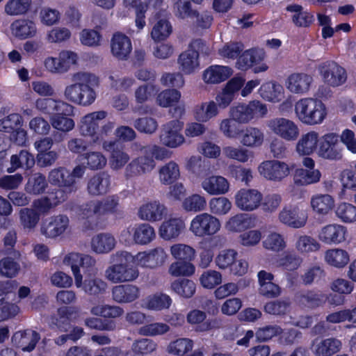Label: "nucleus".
Listing matches in <instances>:
<instances>
[{
	"label": "nucleus",
	"instance_id": "f257e3e1",
	"mask_svg": "<svg viewBox=\"0 0 356 356\" xmlns=\"http://www.w3.org/2000/svg\"><path fill=\"white\" fill-rule=\"evenodd\" d=\"M132 259V255L127 251H118L113 254L111 256V261L114 264L105 270V277L115 284L136 280L138 277V270L127 264Z\"/></svg>",
	"mask_w": 356,
	"mask_h": 356
},
{
	"label": "nucleus",
	"instance_id": "f03ea898",
	"mask_svg": "<svg viewBox=\"0 0 356 356\" xmlns=\"http://www.w3.org/2000/svg\"><path fill=\"white\" fill-rule=\"evenodd\" d=\"M295 113L298 120L307 125L321 124L327 115L324 104L313 98H304L296 102Z\"/></svg>",
	"mask_w": 356,
	"mask_h": 356
},
{
	"label": "nucleus",
	"instance_id": "7ed1b4c3",
	"mask_svg": "<svg viewBox=\"0 0 356 356\" xmlns=\"http://www.w3.org/2000/svg\"><path fill=\"white\" fill-rule=\"evenodd\" d=\"M48 179L51 185L58 187L52 192V198L56 203L65 202L72 193L78 190L76 180L72 179L70 171L65 168L59 167L51 170Z\"/></svg>",
	"mask_w": 356,
	"mask_h": 356
},
{
	"label": "nucleus",
	"instance_id": "20e7f679",
	"mask_svg": "<svg viewBox=\"0 0 356 356\" xmlns=\"http://www.w3.org/2000/svg\"><path fill=\"white\" fill-rule=\"evenodd\" d=\"M209 54V49L202 39L193 40L188 48L178 57L179 70L186 74L193 73L199 67L200 54Z\"/></svg>",
	"mask_w": 356,
	"mask_h": 356
},
{
	"label": "nucleus",
	"instance_id": "39448f33",
	"mask_svg": "<svg viewBox=\"0 0 356 356\" xmlns=\"http://www.w3.org/2000/svg\"><path fill=\"white\" fill-rule=\"evenodd\" d=\"M268 112L266 104L259 101L254 100L248 104H241L232 107L229 111L230 117L238 123L246 124L254 118H263Z\"/></svg>",
	"mask_w": 356,
	"mask_h": 356
},
{
	"label": "nucleus",
	"instance_id": "423d86ee",
	"mask_svg": "<svg viewBox=\"0 0 356 356\" xmlns=\"http://www.w3.org/2000/svg\"><path fill=\"white\" fill-rule=\"evenodd\" d=\"M72 81L81 82V90L79 97V105L89 106L92 104L96 98V92L93 87L99 85V79L95 74L86 72L74 73Z\"/></svg>",
	"mask_w": 356,
	"mask_h": 356
},
{
	"label": "nucleus",
	"instance_id": "0eeeda50",
	"mask_svg": "<svg viewBox=\"0 0 356 356\" xmlns=\"http://www.w3.org/2000/svg\"><path fill=\"white\" fill-rule=\"evenodd\" d=\"M343 149L339 135L333 132L328 133L321 138L318 155L325 159L338 161L343 157Z\"/></svg>",
	"mask_w": 356,
	"mask_h": 356
},
{
	"label": "nucleus",
	"instance_id": "6e6552de",
	"mask_svg": "<svg viewBox=\"0 0 356 356\" xmlns=\"http://www.w3.org/2000/svg\"><path fill=\"white\" fill-rule=\"evenodd\" d=\"M139 218L143 220L156 222L164 220L166 222H182L183 220L170 216L167 219L168 211L166 207L157 201L142 205L138 211Z\"/></svg>",
	"mask_w": 356,
	"mask_h": 356
},
{
	"label": "nucleus",
	"instance_id": "1a4fd4ad",
	"mask_svg": "<svg viewBox=\"0 0 356 356\" xmlns=\"http://www.w3.org/2000/svg\"><path fill=\"white\" fill-rule=\"evenodd\" d=\"M267 127L273 133L287 141L296 140L299 135L298 125L287 118H273L267 122Z\"/></svg>",
	"mask_w": 356,
	"mask_h": 356
},
{
	"label": "nucleus",
	"instance_id": "9d476101",
	"mask_svg": "<svg viewBox=\"0 0 356 356\" xmlns=\"http://www.w3.org/2000/svg\"><path fill=\"white\" fill-rule=\"evenodd\" d=\"M107 113L104 111H99L88 113L81 120L79 127L80 134L84 136L92 138L93 143H99L102 138L97 131L99 130V122L104 119Z\"/></svg>",
	"mask_w": 356,
	"mask_h": 356
},
{
	"label": "nucleus",
	"instance_id": "9b49d317",
	"mask_svg": "<svg viewBox=\"0 0 356 356\" xmlns=\"http://www.w3.org/2000/svg\"><path fill=\"white\" fill-rule=\"evenodd\" d=\"M321 75L324 82L331 86L337 87L346 81L345 70L334 61H326L319 65Z\"/></svg>",
	"mask_w": 356,
	"mask_h": 356
},
{
	"label": "nucleus",
	"instance_id": "f8f14e48",
	"mask_svg": "<svg viewBox=\"0 0 356 356\" xmlns=\"http://www.w3.org/2000/svg\"><path fill=\"white\" fill-rule=\"evenodd\" d=\"M183 124L178 120L165 124L161 131L160 141L167 147L175 148L184 142V136L179 133Z\"/></svg>",
	"mask_w": 356,
	"mask_h": 356
},
{
	"label": "nucleus",
	"instance_id": "ddd939ff",
	"mask_svg": "<svg viewBox=\"0 0 356 356\" xmlns=\"http://www.w3.org/2000/svg\"><path fill=\"white\" fill-rule=\"evenodd\" d=\"M155 167L151 155H141L133 159L125 168L124 177L129 179L150 172Z\"/></svg>",
	"mask_w": 356,
	"mask_h": 356
},
{
	"label": "nucleus",
	"instance_id": "4468645a",
	"mask_svg": "<svg viewBox=\"0 0 356 356\" xmlns=\"http://www.w3.org/2000/svg\"><path fill=\"white\" fill-rule=\"evenodd\" d=\"M259 170L265 178L273 181H281L290 172L286 163L276 160L263 162L259 165Z\"/></svg>",
	"mask_w": 356,
	"mask_h": 356
},
{
	"label": "nucleus",
	"instance_id": "2eb2a0df",
	"mask_svg": "<svg viewBox=\"0 0 356 356\" xmlns=\"http://www.w3.org/2000/svg\"><path fill=\"white\" fill-rule=\"evenodd\" d=\"M327 299L326 294L315 290H306L296 295V300L300 306L311 309L323 307Z\"/></svg>",
	"mask_w": 356,
	"mask_h": 356
},
{
	"label": "nucleus",
	"instance_id": "dca6fc26",
	"mask_svg": "<svg viewBox=\"0 0 356 356\" xmlns=\"http://www.w3.org/2000/svg\"><path fill=\"white\" fill-rule=\"evenodd\" d=\"M236 204L245 211L257 209L262 200V195L255 189H241L235 196Z\"/></svg>",
	"mask_w": 356,
	"mask_h": 356
},
{
	"label": "nucleus",
	"instance_id": "f3484780",
	"mask_svg": "<svg viewBox=\"0 0 356 356\" xmlns=\"http://www.w3.org/2000/svg\"><path fill=\"white\" fill-rule=\"evenodd\" d=\"M167 254L162 248H156L149 252H138L136 259L139 265L143 267L154 268L162 266Z\"/></svg>",
	"mask_w": 356,
	"mask_h": 356
},
{
	"label": "nucleus",
	"instance_id": "a211bd4d",
	"mask_svg": "<svg viewBox=\"0 0 356 356\" xmlns=\"http://www.w3.org/2000/svg\"><path fill=\"white\" fill-rule=\"evenodd\" d=\"M111 53L119 60H127L131 51V42L126 35L117 32L111 40Z\"/></svg>",
	"mask_w": 356,
	"mask_h": 356
},
{
	"label": "nucleus",
	"instance_id": "6ab92c4d",
	"mask_svg": "<svg viewBox=\"0 0 356 356\" xmlns=\"http://www.w3.org/2000/svg\"><path fill=\"white\" fill-rule=\"evenodd\" d=\"M111 185V176L106 172L95 174L88 181L87 191L92 196H99L108 193Z\"/></svg>",
	"mask_w": 356,
	"mask_h": 356
},
{
	"label": "nucleus",
	"instance_id": "aec40b11",
	"mask_svg": "<svg viewBox=\"0 0 356 356\" xmlns=\"http://www.w3.org/2000/svg\"><path fill=\"white\" fill-rule=\"evenodd\" d=\"M346 227L339 224H328L318 234L319 239L327 244H338L346 240Z\"/></svg>",
	"mask_w": 356,
	"mask_h": 356
},
{
	"label": "nucleus",
	"instance_id": "412c9836",
	"mask_svg": "<svg viewBox=\"0 0 356 356\" xmlns=\"http://www.w3.org/2000/svg\"><path fill=\"white\" fill-rule=\"evenodd\" d=\"M112 298L118 303H129L140 297V289L134 284H120L113 287Z\"/></svg>",
	"mask_w": 356,
	"mask_h": 356
},
{
	"label": "nucleus",
	"instance_id": "4be33fe9",
	"mask_svg": "<svg viewBox=\"0 0 356 356\" xmlns=\"http://www.w3.org/2000/svg\"><path fill=\"white\" fill-rule=\"evenodd\" d=\"M75 309L69 307H62L57 309L56 314L51 316L50 327H56L61 332H68L72 329L71 317L75 313Z\"/></svg>",
	"mask_w": 356,
	"mask_h": 356
},
{
	"label": "nucleus",
	"instance_id": "5701e85b",
	"mask_svg": "<svg viewBox=\"0 0 356 356\" xmlns=\"http://www.w3.org/2000/svg\"><path fill=\"white\" fill-rule=\"evenodd\" d=\"M341 347L342 343L339 339L330 337L321 341L314 340L312 351L315 356H332L339 352Z\"/></svg>",
	"mask_w": 356,
	"mask_h": 356
},
{
	"label": "nucleus",
	"instance_id": "b1692460",
	"mask_svg": "<svg viewBox=\"0 0 356 356\" xmlns=\"http://www.w3.org/2000/svg\"><path fill=\"white\" fill-rule=\"evenodd\" d=\"M40 339V334L31 330L18 331L12 337L13 342L24 352H31Z\"/></svg>",
	"mask_w": 356,
	"mask_h": 356
},
{
	"label": "nucleus",
	"instance_id": "393cba45",
	"mask_svg": "<svg viewBox=\"0 0 356 356\" xmlns=\"http://www.w3.org/2000/svg\"><path fill=\"white\" fill-rule=\"evenodd\" d=\"M118 200L113 197L107 198L104 202L97 201V202H90L82 206V209L86 213L84 215L89 217L92 215L101 216L107 212H112L118 206Z\"/></svg>",
	"mask_w": 356,
	"mask_h": 356
},
{
	"label": "nucleus",
	"instance_id": "a878e982",
	"mask_svg": "<svg viewBox=\"0 0 356 356\" xmlns=\"http://www.w3.org/2000/svg\"><path fill=\"white\" fill-rule=\"evenodd\" d=\"M12 34L21 40L33 38L36 35L35 24L29 19L15 20L10 25Z\"/></svg>",
	"mask_w": 356,
	"mask_h": 356
},
{
	"label": "nucleus",
	"instance_id": "bb28decb",
	"mask_svg": "<svg viewBox=\"0 0 356 356\" xmlns=\"http://www.w3.org/2000/svg\"><path fill=\"white\" fill-rule=\"evenodd\" d=\"M286 10L291 13L293 23L298 27H308L314 22V15L305 10L302 6L290 4Z\"/></svg>",
	"mask_w": 356,
	"mask_h": 356
},
{
	"label": "nucleus",
	"instance_id": "cd10ccee",
	"mask_svg": "<svg viewBox=\"0 0 356 356\" xmlns=\"http://www.w3.org/2000/svg\"><path fill=\"white\" fill-rule=\"evenodd\" d=\"M165 10H160L155 13L154 17L157 22L153 26L151 35L155 41H160L167 38L172 33V26L169 22L165 18Z\"/></svg>",
	"mask_w": 356,
	"mask_h": 356
},
{
	"label": "nucleus",
	"instance_id": "c85d7f7f",
	"mask_svg": "<svg viewBox=\"0 0 356 356\" xmlns=\"http://www.w3.org/2000/svg\"><path fill=\"white\" fill-rule=\"evenodd\" d=\"M265 53L262 49H250L245 50L238 58L236 66L239 70H245L264 59Z\"/></svg>",
	"mask_w": 356,
	"mask_h": 356
},
{
	"label": "nucleus",
	"instance_id": "c756f323",
	"mask_svg": "<svg viewBox=\"0 0 356 356\" xmlns=\"http://www.w3.org/2000/svg\"><path fill=\"white\" fill-rule=\"evenodd\" d=\"M76 287L81 288L88 296L97 298L106 293L108 284L101 278L90 277L81 280V285Z\"/></svg>",
	"mask_w": 356,
	"mask_h": 356
},
{
	"label": "nucleus",
	"instance_id": "7c9ffc66",
	"mask_svg": "<svg viewBox=\"0 0 356 356\" xmlns=\"http://www.w3.org/2000/svg\"><path fill=\"white\" fill-rule=\"evenodd\" d=\"M312 77L298 73L291 74L287 80V88L293 93H304L309 90Z\"/></svg>",
	"mask_w": 356,
	"mask_h": 356
},
{
	"label": "nucleus",
	"instance_id": "2f4dec72",
	"mask_svg": "<svg viewBox=\"0 0 356 356\" xmlns=\"http://www.w3.org/2000/svg\"><path fill=\"white\" fill-rule=\"evenodd\" d=\"M202 186L211 195L224 194L229 189L227 179L221 176H212L205 179L202 183Z\"/></svg>",
	"mask_w": 356,
	"mask_h": 356
},
{
	"label": "nucleus",
	"instance_id": "473e14b6",
	"mask_svg": "<svg viewBox=\"0 0 356 356\" xmlns=\"http://www.w3.org/2000/svg\"><path fill=\"white\" fill-rule=\"evenodd\" d=\"M232 74V70L229 67L214 65L206 70L203 74L205 82L218 83L226 80Z\"/></svg>",
	"mask_w": 356,
	"mask_h": 356
},
{
	"label": "nucleus",
	"instance_id": "72a5a7b5",
	"mask_svg": "<svg viewBox=\"0 0 356 356\" xmlns=\"http://www.w3.org/2000/svg\"><path fill=\"white\" fill-rule=\"evenodd\" d=\"M92 248L97 253H107L115 245V238L108 233H102L92 238Z\"/></svg>",
	"mask_w": 356,
	"mask_h": 356
},
{
	"label": "nucleus",
	"instance_id": "f704fd0d",
	"mask_svg": "<svg viewBox=\"0 0 356 356\" xmlns=\"http://www.w3.org/2000/svg\"><path fill=\"white\" fill-rule=\"evenodd\" d=\"M107 150H111L110 159L111 167L113 170H120L129 161V156L122 149L115 147V143H109L108 145H104Z\"/></svg>",
	"mask_w": 356,
	"mask_h": 356
},
{
	"label": "nucleus",
	"instance_id": "c9c22d12",
	"mask_svg": "<svg viewBox=\"0 0 356 356\" xmlns=\"http://www.w3.org/2000/svg\"><path fill=\"white\" fill-rule=\"evenodd\" d=\"M321 174L318 170L296 169L293 175L294 184L298 186H307L320 181Z\"/></svg>",
	"mask_w": 356,
	"mask_h": 356
},
{
	"label": "nucleus",
	"instance_id": "e433bc0d",
	"mask_svg": "<svg viewBox=\"0 0 356 356\" xmlns=\"http://www.w3.org/2000/svg\"><path fill=\"white\" fill-rule=\"evenodd\" d=\"M241 143L246 147H259L264 141L263 132L257 127H248L242 132Z\"/></svg>",
	"mask_w": 356,
	"mask_h": 356
},
{
	"label": "nucleus",
	"instance_id": "4c0bfd02",
	"mask_svg": "<svg viewBox=\"0 0 356 356\" xmlns=\"http://www.w3.org/2000/svg\"><path fill=\"white\" fill-rule=\"evenodd\" d=\"M318 134L316 131H310L302 136L299 140L296 149L299 154L309 155L316 148Z\"/></svg>",
	"mask_w": 356,
	"mask_h": 356
},
{
	"label": "nucleus",
	"instance_id": "58836bf2",
	"mask_svg": "<svg viewBox=\"0 0 356 356\" xmlns=\"http://www.w3.org/2000/svg\"><path fill=\"white\" fill-rule=\"evenodd\" d=\"M325 260L330 266L336 268H343L349 261L348 252L342 249H330L325 253Z\"/></svg>",
	"mask_w": 356,
	"mask_h": 356
},
{
	"label": "nucleus",
	"instance_id": "ea45409f",
	"mask_svg": "<svg viewBox=\"0 0 356 356\" xmlns=\"http://www.w3.org/2000/svg\"><path fill=\"white\" fill-rule=\"evenodd\" d=\"M291 302L289 300L279 299L268 302L264 305V312L268 314L284 317L290 311Z\"/></svg>",
	"mask_w": 356,
	"mask_h": 356
},
{
	"label": "nucleus",
	"instance_id": "a19ab883",
	"mask_svg": "<svg viewBox=\"0 0 356 356\" xmlns=\"http://www.w3.org/2000/svg\"><path fill=\"white\" fill-rule=\"evenodd\" d=\"M154 228L149 224H140L134 229L133 238L136 243L146 245L155 238Z\"/></svg>",
	"mask_w": 356,
	"mask_h": 356
},
{
	"label": "nucleus",
	"instance_id": "79ce46f5",
	"mask_svg": "<svg viewBox=\"0 0 356 356\" xmlns=\"http://www.w3.org/2000/svg\"><path fill=\"white\" fill-rule=\"evenodd\" d=\"M32 0H8L5 6V13L10 16L25 15L30 9Z\"/></svg>",
	"mask_w": 356,
	"mask_h": 356
},
{
	"label": "nucleus",
	"instance_id": "37998d69",
	"mask_svg": "<svg viewBox=\"0 0 356 356\" xmlns=\"http://www.w3.org/2000/svg\"><path fill=\"white\" fill-rule=\"evenodd\" d=\"M311 204L314 211L319 214L324 215L333 208L334 201L330 195H319L312 198Z\"/></svg>",
	"mask_w": 356,
	"mask_h": 356
},
{
	"label": "nucleus",
	"instance_id": "c03bdc74",
	"mask_svg": "<svg viewBox=\"0 0 356 356\" xmlns=\"http://www.w3.org/2000/svg\"><path fill=\"white\" fill-rule=\"evenodd\" d=\"M171 289L180 296L188 298L195 293L196 286L192 280L184 278L173 282Z\"/></svg>",
	"mask_w": 356,
	"mask_h": 356
},
{
	"label": "nucleus",
	"instance_id": "a18cd8bd",
	"mask_svg": "<svg viewBox=\"0 0 356 356\" xmlns=\"http://www.w3.org/2000/svg\"><path fill=\"white\" fill-rule=\"evenodd\" d=\"M180 176L179 165L170 161L159 170V179L163 184H170Z\"/></svg>",
	"mask_w": 356,
	"mask_h": 356
},
{
	"label": "nucleus",
	"instance_id": "49530a36",
	"mask_svg": "<svg viewBox=\"0 0 356 356\" xmlns=\"http://www.w3.org/2000/svg\"><path fill=\"white\" fill-rule=\"evenodd\" d=\"M321 247V245L315 238L307 235L299 236L296 243V248L301 254L316 252Z\"/></svg>",
	"mask_w": 356,
	"mask_h": 356
},
{
	"label": "nucleus",
	"instance_id": "de8ad7c7",
	"mask_svg": "<svg viewBox=\"0 0 356 356\" xmlns=\"http://www.w3.org/2000/svg\"><path fill=\"white\" fill-rule=\"evenodd\" d=\"M218 106L214 101L202 104L196 110L195 118L200 122H207L218 114Z\"/></svg>",
	"mask_w": 356,
	"mask_h": 356
},
{
	"label": "nucleus",
	"instance_id": "09e8293b",
	"mask_svg": "<svg viewBox=\"0 0 356 356\" xmlns=\"http://www.w3.org/2000/svg\"><path fill=\"white\" fill-rule=\"evenodd\" d=\"M225 157L236 160L241 163L247 162L252 156V152L242 147L226 146L222 149Z\"/></svg>",
	"mask_w": 356,
	"mask_h": 356
},
{
	"label": "nucleus",
	"instance_id": "8fccbe9b",
	"mask_svg": "<svg viewBox=\"0 0 356 356\" xmlns=\"http://www.w3.org/2000/svg\"><path fill=\"white\" fill-rule=\"evenodd\" d=\"M170 252L176 259L181 261H192L195 257V250L190 245L177 243L171 246Z\"/></svg>",
	"mask_w": 356,
	"mask_h": 356
},
{
	"label": "nucleus",
	"instance_id": "3c124183",
	"mask_svg": "<svg viewBox=\"0 0 356 356\" xmlns=\"http://www.w3.org/2000/svg\"><path fill=\"white\" fill-rule=\"evenodd\" d=\"M81 254L71 252L65 255L63 261L64 264L70 265L71 266L72 270L74 276L76 286L81 285V280L83 278L79 270L81 260Z\"/></svg>",
	"mask_w": 356,
	"mask_h": 356
},
{
	"label": "nucleus",
	"instance_id": "603ef678",
	"mask_svg": "<svg viewBox=\"0 0 356 356\" xmlns=\"http://www.w3.org/2000/svg\"><path fill=\"white\" fill-rule=\"evenodd\" d=\"M195 272V266L187 261H178L172 263L168 273L174 277L190 276Z\"/></svg>",
	"mask_w": 356,
	"mask_h": 356
},
{
	"label": "nucleus",
	"instance_id": "864d4df0",
	"mask_svg": "<svg viewBox=\"0 0 356 356\" xmlns=\"http://www.w3.org/2000/svg\"><path fill=\"white\" fill-rule=\"evenodd\" d=\"M172 303V300L168 295L165 293H156L148 299L147 307L149 309L160 311L168 309Z\"/></svg>",
	"mask_w": 356,
	"mask_h": 356
},
{
	"label": "nucleus",
	"instance_id": "5fc2aeb1",
	"mask_svg": "<svg viewBox=\"0 0 356 356\" xmlns=\"http://www.w3.org/2000/svg\"><path fill=\"white\" fill-rule=\"evenodd\" d=\"M156 344L148 339H143L134 342L132 345V350L127 354V356H141V354L149 353L155 350Z\"/></svg>",
	"mask_w": 356,
	"mask_h": 356
},
{
	"label": "nucleus",
	"instance_id": "6e6d98bb",
	"mask_svg": "<svg viewBox=\"0 0 356 356\" xmlns=\"http://www.w3.org/2000/svg\"><path fill=\"white\" fill-rule=\"evenodd\" d=\"M282 90V86L275 83H265L260 88L261 97L270 102L279 101Z\"/></svg>",
	"mask_w": 356,
	"mask_h": 356
},
{
	"label": "nucleus",
	"instance_id": "4d7b16f0",
	"mask_svg": "<svg viewBox=\"0 0 356 356\" xmlns=\"http://www.w3.org/2000/svg\"><path fill=\"white\" fill-rule=\"evenodd\" d=\"M133 126L140 133L152 134L157 129L158 123L154 118L145 116L136 119Z\"/></svg>",
	"mask_w": 356,
	"mask_h": 356
},
{
	"label": "nucleus",
	"instance_id": "13d9d810",
	"mask_svg": "<svg viewBox=\"0 0 356 356\" xmlns=\"http://www.w3.org/2000/svg\"><path fill=\"white\" fill-rule=\"evenodd\" d=\"M86 167L92 170H101L106 165V157L99 152H90L83 154Z\"/></svg>",
	"mask_w": 356,
	"mask_h": 356
},
{
	"label": "nucleus",
	"instance_id": "bf43d9fd",
	"mask_svg": "<svg viewBox=\"0 0 356 356\" xmlns=\"http://www.w3.org/2000/svg\"><path fill=\"white\" fill-rule=\"evenodd\" d=\"M181 97L179 91L175 89H167L160 92L156 97L157 104L162 107L172 106Z\"/></svg>",
	"mask_w": 356,
	"mask_h": 356
},
{
	"label": "nucleus",
	"instance_id": "052dcab7",
	"mask_svg": "<svg viewBox=\"0 0 356 356\" xmlns=\"http://www.w3.org/2000/svg\"><path fill=\"white\" fill-rule=\"evenodd\" d=\"M244 45L241 42L231 41L225 43L223 47L218 50V54L223 58L235 59L243 51Z\"/></svg>",
	"mask_w": 356,
	"mask_h": 356
},
{
	"label": "nucleus",
	"instance_id": "680f3d73",
	"mask_svg": "<svg viewBox=\"0 0 356 356\" xmlns=\"http://www.w3.org/2000/svg\"><path fill=\"white\" fill-rule=\"evenodd\" d=\"M238 253L233 249L221 250L215 259V263L220 269H226L233 264Z\"/></svg>",
	"mask_w": 356,
	"mask_h": 356
},
{
	"label": "nucleus",
	"instance_id": "e2e57ef3",
	"mask_svg": "<svg viewBox=\"0 0 356 356\" xmlns=\"http://www.w3.org/2000/svg\"><path fill=\"white\" fill-rule=\"evenodd\" d=\"M47 186V182L44 175L38 173L31 176L27 184L29 192L35 195L44 193Z\"/></svg>",
	"mask_w": 356,
	"mask_h": 356
},
{
	"label": "nucleus",
	"instance_id": "0e129e2a",
	"mask_svg": "<svg viewBox=\"0 0 356 356\" xmlns=\"http://www.w3.org/2000/svg\"><path fill=\"white\" fill-rule=\"evenodd\" d=\"M51 126L56 130L62 132H69L74 128V121L64 115H51L50 117Z\"/></svg>",
	"mask_w": 356,
	"mask_h": 356
},
{
	"label": "nucleus",
	"instance_id": "69168bd1",
	"mask_svg": "<svg viewBox=\"0 0 356 356\" xmlns=\"http://www.w3.org/2000/svg\"><path fill=\"white\" fill-rule=\"evenodd\" d=\"M336 215L344 222L356 221V207L348 203H341L336 209Z\"/></svg>",
	"mask_w": 356,
	"mask_h": 356
},
{
	"label": "nucleus",
	"instance_id": "338daca9",
	"mask_svg": "<svg viewBox=\"0 0 356 356\" xmlns=\"http://www.w3.org/2000/svg\"><path fill=\"white\" fill-rule=\"evenodd\" d=\"M200 283L203 287L213 289L222 282V275L218 271L208 270L204 271L200 278Z\"/></svg>",
	"mask_w": 356,
	"mask_h": 356
},
{
	"label": "nucleus",
	"instance_id": "774afa93",
	"mask_svg": "<svg viewBox=\"0 0 356 356\" xmlns=\"http://www.w3.org/2000/svg\"><path fill=\"white\" fill-rule=\"evenodd\" d=\"M193 348L192 341L188 339H179L168 346V352L170 354L177 356H183L190 351Z\"/></svg>",
	"mask_w": 356,
	"mask_h": 356
}]
</instances>
